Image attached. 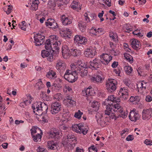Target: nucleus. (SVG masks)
Here are the masks:
<instances>
[{
  "label": "nucleus",
  "instance_id": "f257e3e1",
  "mask_svg": "<svg viewBox=\"0 0 152 152\" xmlns=\"http://www.w3.org/2000/svg\"><path fill=\"white\" fill-rule=\"evenodd\" d=\"M70 66L71 69L72 70H75V72L77 75H80L82 77L87 75L88 71L85 69L87 67L86 64L82 63L81 61H78L77 64H72Z\"/></svg>",
  "mask_w": 152,
  "mask_h": 152
},
{
  "label": "nucleus",
  "instance_id": "f03ea898",
  "mask_svg": "<svg viewBox=\"0 0 152 152\" xmlns=\"http://www.w3.org/2000/svg\"><path fill=\"white\" fill-rule=\"evenodd\" d=\"M34 113L37 115L42 113H46L48 110V105L45 103L41 102L34 103L32 106Z\"/></svg>",
  "mask_w": 152,
  "mask_h": 152
},
{
  "label": "nucleus",
  "instance_id": "7ed1b4c3",
  "mask_svg": "<svg viewBox=\"0 0 152 152\" xmlns=\"http://www.w3.org/2000/svg\"><path fill=\"white\" fill-rule=\"evenodd\" d=\"M106 110L105 111V115H110L113 112H115L116 111H119L120 112H122V110L121 107H120V105L118 104H115L113 103L110 104L108 103V104L106 106Z\"/></svg>",
  "mask_w": 152,
  "mask_h": 152
},
{
  "label": "nucleus",
  "instance_id": "20e7f679",
  "mask_svg": "<svg viewBox=\"0 0 152 152\" xmlns=\"http://www.w3.org/2000/svg\"><path fill=\"white\" fill-rule=\"evenodd\" d=\"M117 84L115 79H108L106 84V88L109 92H113L116 90Z\"/></svg>",
  "mask_w": 152,
  "mask_h": 152
},
{
  "label": "nucleus",
  "instance_id": "39448f33",
  "mask_svg": "<svg viewBox=\"0 0 152 152\" xmlns=\"http://www.w3.org/2000/svg\"><path fill=\"white\" fill-rule=\"evenodd\" d=\"M76 139L73 135L69 134L66 137L64 138L62 140V144L64 145H70L71 146H75L76 144Z\"/></svg>",
  "mask_w": 152,
  "mask_h": 152
},
{
  "label": "nucleus",
  "instance_id": "423d86ee",
  "mask_svg": "<svg viewBox=\"0 0 152 152\" xmlns=\"http://www.w3.org/2000/svg\"><path fill=\"white\" fill-rule=\"evenodd\" d=\"M72 129L77 133L82 134L83 135L86 134L88 131V129L83 125L80 124L73 125L72 126Z\"/></svg>",
  "mask_w": 152,
  "mask_h": 152
},
{
  "label": "nucleus",
  "instance_id": "0eeeda50",
  "mask_svg": "<svg viewBox=\"0 0 152 152\" xmlns=\"http://www.w3.org/2000/svg\"><path fill=\"white\" fill-rule=\"evenodd\" d=\"M58 37L57 36L55 35H52L48 39H50V40L51 41V43L53 44V48L54 50H57V53H58V50L59 49L58 46L61 45V43L58 40Z\"/></svg>",
  "mask_w": 152,
  "mask_h": 152
},
{
  "label": "nucleus",
  "instance_id": "6e6552de",
  "mask_svg": "<svg viewBox=\"0 0 152 152\" xmlns=\"http://www.w3.org/2000/svg\"><path fill=\"white\" fill-rule=\"evenodd\" d=\"M120 101L121 100L119 97L115 96L114 95H112L109 96L106 99L105 101L103 103V105H105L107 104H108V103L111 104L110 103L111 102L113 103H115L117 104L120 105L119 103L120 102Z\"/></svg>",
  "mask_w": 152,
  "mask_h": 152
},
{
  "label": "nucleus",
  "instance_id": "1a4fd4ad",
  "mask_svg": "<svg viewBox=\"0 0 152 152\" xmlns=\"http://www.w3.org/2000/svg\"><path fill=\"white\" fill-rule=\"evenodd\" d=\"M61 109V106L59 102H56L52 104L50 110L52 114L55 115L58 113Z\"/></svg>",
  "mask_w": 152,
  "mask_h": 152
},
{
  "label": "nucleus",
  "instance_id": "9d476101",
  "mask_svg": "<svg viewBox=\"0 0 152 152\" xmlns=\"http://www.w3.org/2000/svg\"><path fill=\"white\" fill-rule=\"evenodd\" d=\"M152 117V109H144L142 112V119L144 120H148Z\"/></svg>",
  "mask_w": 152,
  "mask_h": 152
},
{
  "label": "nucleus",
  "instance_id": "9b49d317",
  "mask_svg": "<svg viewBox=\"0 0 152 152\" xmlns=\"http://www.w3.org/2000/svg\"><path fill=\"white\" fill-rule=\"evenodd\" d=\"M45 37L40 34H37L34 37V42L36 46H39L43 44Z\"/></svg>",
  "mask_w": 152,
  "mask_h": 152
},
{
  "label": "nucleus",
  "instance_id": "f8f14e48",
  "mask_svg": "<svg viewBox=\"0 0 152 152\" xmlns=\"http://www.w3.org/2000/svg\"><path fill=\"white\" fill-rule=\"evenodd\" d=\"M119 94L123 100H126L129 98L128 89L125 87L121 88L120 89Z\"/></svg>",
  "mask_w": 152,
  "mask_h": 152
},
{
  "label": "nucleus",
  "instance_id": "ddd939ff",
  "mask_svg": "<svg viewBox=\"0 0 152 152\" xmlns=\"http://www.w3.org/2000/svg\"><path fill=\"white\" fill-rule=\"evenodd\" d=\"M101 62V61L100 60L95 58L92 61L90 62L89 67L93 70H96L100 67Z\"/></svg>",
  "mask_w": 152,
  "mask_h": 152
},
{
  "label": "nucleus",
  "instance_id": "4468645a",
  "mask_svg": "<svg viewBox=\"0 0 152 152\" xmlns=\"http://www.w3.org/2000/svg\"><path fill=\"white\" fill-rule=\"evenodd\" d=\"M49 137L54 139L60 138L61 136L60 134V132L58 130L55 129H51L48 133Z\"/></svg>",
  "mask_w": 152,
  "mask_h": 152
},
{
  "label": "nucleus",
  "instance_id": "2eb2a0df",
  "mask_svg": "<svg viewBox=\"0 0 152 152\" xmlns=\"http://www.w3.org/2000/svg\"><path fill=\"white\" fill-rule=\"evenodd\" d=\"M94 93L93 89L92 88H90L89 87L85 88L82 92L83 95L86 97V99L88 100L89 99H90L89 98V97L93 95Z\"/></svg>",
  "mask_w": 152,
  "mask_h": 152
},
{
  "label": "nucleus",
  "instance_id": "dca6fc26",
  "mask_svg": "<svg viewBox=\"0 0 152 152\" xmlns=\"http://www.w3.org/2000/svg\"><path fill=\"white\" fill-rule=\"evenodd\" d=\"M148 84V83L144 81L138 82L137 84L138 91L140 93H143L145 90L146 87Z\"/></svg>",
  "mask_w": 152,
  "mask_h": 152
},
{
  "label": "nucleus",
  "instance_id": "f3484780",
  "mask_svg": "<svg viewBox=\"0 0 152 152\" xmlns=\"http://www.w3.org/2000/svg\"><path fill=\"white\" fill-rule=\"evenodd\" d=\"M140 116V115L135 111L132 110L130 112L129 117L131 121L135 122L139 119Z\"/></svg>",
  "mask_w": 152,
  "mask_h": 152
},
{
  "label": "nucleus",
  "instance_id": "a211bd4d",
  "mask_svg": "<svg viewBox=\"0 0 152 152\" xmlns=\"http://www.w3.org/2000/svg\"><path fill=\"white\" fill-rule=\"evenodd\" d=\"M100 57L102 58V59H103V61H101V62L105 65L108 64L112 59V57L107 54H102Z\"/></svg>",
  "mask_w": 152,
  "mask_h": 152
},
{
  "label": "nucleus",
  "instance_id": "6ab92c4d",
  "mask_svg": "<svg viewBox=\"0 0 152 152\" xmlns=\"http://www.w3.org/2000/svg\"><path fill=\"white\" fill-rule=\"evenodd\" d=\"M96 53L95 49L89 48L85 50L84 54L86 57L92 58L95 56Z\"/></svg>",
  "mask_w": 152,
  "mask_h": 152
},
{
  "label": "nucleus",
  "instance_id": "aec40b11",
  "mask_svg": "<svg viewBox=\"0 0 152 152\" xmlns=\"http://www.w3.org/2000/svg\"><path fill=\"white\" fill-rule=\"evenodd\" d=\"M62 55L64 58L67 59L71 56L70 51L69 50L68 47L66 45L63 46L62 50Z\"/></svg>",
  "mask_w": 152,
  "mask_h": 152
},
{
  "label": "nucleus",
  "instance_id": "412c9836",
  "mask_svg": "<svg viewBox=\"0 0 152 152\" xmlns=\"http://www.w3.org/2000/svg\"><path fill=\"white\" fill-rule=\"evenodd\" d=\"M63 102L65 105L69 107L73 106L75 105L76 103L69 96H67L66 99H64Z\"/></svg>",
  "mask_w": 152,
  "mask_h": 152
},
{
  "label": "nucleus",
  "instance_id": "4be33fe9",
  "mask_svg": "<svg viewBox=\"0 0 152 152\" xmlns=\"http://www.w3.org/2000/svg\"><path fill=\"white\" fill-rule=\"evenodd\" d=\"M61 17V20L64 25L66 26L72 23V19L67 15H63Z\"/></svg>",
  "mask_w": 152,
  "mask_h": 152
},
{
  "label": "nucleus",
  "instance_id": "5701e85b",
  "mask_svg": "<svg viewBox=\"0 0 152 152\" xmlns=\"http://www.w3.org/2000/svg\"><path fill=\"white\" fill-rule=\"evenodd\" d=\"M73 70L74 71L72 74L68 76L67 78L65 79L66 80L71 83L75 82L77 78V74L76 72H75V70Z\"/></svg>",
  "mask_w": 152,
  "mask_h": 152
},
{
  "label": "nucleus",
  "instance_id": "b1692460",
  "mask_svg": "<svg viewBox=\"0 0 152 152\" xmlns=\"http://www.w3.org/2000/svg\"><path fill=\"white\" fill-rule=\"evenodd\" d=\"M45 25L47 26H50L53 28H56L58 27V25L54 19H49L45 22Z\"/></svg>",
  "mask_w": 152,
  "mask_h": 152
},
{
  "label": "nucleus",
  "instance_id": "393cba45",
  "mask_svg": "<svg viewBox=\"0 0 152 152\" xmlns=\"http://www.w3.org/2000/svg\"><path fill=\"white\" fill-rule=\"evenodd\" d=\"M92 81L97 83H102L104 80V78L101 75H97L92 76L91 78Z\"/></svg>",
  "mask_w": 152,
  "mask_h": 152
},
{
  "label": "nucleus",
  "instance_id": "a878e982",
  "mask_svg": "<svg viewBox=\"0 0 152 152\" xmlns=\"http://www.w3.org/2000/svg\"><path fill=\"white\" fill-rule=\"evenodd\" d=\"M131 45L132 47L135 50L139 49L141 47L140 42L135 39H133L131 40Z\"/></svg>",
  "mask_w": 152,
  "mask_h": 152
},
{
  "label": "nucleus",
  "instance_id": "bb28decb",
  "mask_svg": "<svg viewBox=\"0 0 152 152\" xmlns=\"http://www.w3.org/2000/svg\"><path fill=\"white\" fill-rule=\"evenodd\" d=\"M62 117V121L64 123H67L72 120L71 114L69 113H66L63 114Z\"/></svg>",
  "mask_w": 152,
  "mask_h": 152
},
{
  "label": "nucleus",
  "instance_id": "cd10ccee",
  "mask_svg": "<svg viewBox=\"0 0 152 152\" xmlns=\"http://www.w3.org/2000/svg\"><path fill=\"white\" fill-rule=\"evenodd\" d=\"M65 67V62L63 60L59 59L57 61L56 68L57 70L64 69Z\"/></svg>",
  "mask_w": 152,
  "mask_h": 152
},
{
  "label": "nucleus",
  "instance_id": "c85d7f7f",
  "mask_svg": "<svg viewBox=\"0 0 152 152\" xmlns=\"http://www.w3.org/2000/svg\"><path fill=\"white\" fill-rule=\"evenodd\" d=\"M60 33L61 34L63 35V36L65 37H69L72 33V32L70 29L66 28L64 29H62L60 31Z\"/></svg>",
  "mask_w": 152,
  "mask_h": 152
},
{
  "label": "nucleus",
  "instance_id": "c756f323",
  "mask_svg": "<svg viewBox=\"0 0 152 152\" xmlns=\"http://www.w3.org/2000/svg\"><path fill=\"white\" fill-rule=\"evenodd\" d=\"M48 146L49 148L54 150L57 149L58 147V144L53 141L48 142Z\"/></svg>",
  "mask_w": 152,
  "mask_h": 152
},
{
  "label": "nucleus",
  "instance_id": "7c9ffc66",
  "mask_svg": "<svg viewBox=\"0 0 152 152\" xmlns=\"http://www.w3.org/2000/svg\"><path fill=\"white\" fill-rule=\"evenodd\" d=\"M102 30V28H98L96 29L94 27H92L89 30V33L91 34L97 35L101 32Z\"/></svg>",
  "mask_w": 152,
  "mask_h": 152
},
{
  "label": "nucleus",
  "instance_id": "2f4dec72",
  "mask_svg": "<svg viewBox=\"0 0 152 152\" xmlns=\"http://www.w3.org/2000/svg\"><path fill=\"white\" fill-rule=\"evenodd\" d=\"M96 117L97 122L100 125L103 126L105 124L104 122V121L102 118V116L99 113H98L96 114Z\"/></svg>",
  "mask_w": 152,
  "mask_h": 152
},
{
  "label": "nucleus",
  "instance_id": "473e14b6",
  "mask_svg": "<svg viewBox=\"0 0 152 152\" xmlns=\"http://www.w3.org/2000/svg\"><path fill=\"white\" fill-rule=\"evenodd\" d=\"M81 53V51L79 49L76 48H72L70 50V54L75 57L80 56Z\"/></svg>",
  "mask_w": 152,
  "mask_h": 152
},
{
  "label": "nucleus",
  "instance_id": "72a5a7b5",
  "mask_svg": "<svg viewBox=\"0 0 152 152\" xmlns=\"http://www.w3.org/2000/svg\"><path fill=\"white\" fill-rule=\"evenodd\" d=\"M46 76L50 79H54L56 77V73L55 72L52 70H50L46 75Z\"/></svg>",
  "mask_w": 152,
  "mask_h": 152
},
{
  "label": "nucleus",
  "instance_id": "f704fd0d",
  "mask_svg": "<svg viewBox=\"0 0 152 152\" xmlns=\"http://www.w3.org/2000/svg\"><path fill=\"white\" fill-rule=\"evenodd\" d=\"M40 134L38 133L37 134H34L31 136L34 141L37 142L41 140L42 133L41 130H40Z\"/></svg>",
  "mask_w": 152,
  "mask_h": 152
},
{
  "label": "nucleus",
  "instance_id": "c9c22d12",
  "mask_svg": "<svg viewBox=\"0 0 152 152\" xmlns=\"http://www.w3.org/2000/svg\"><path fill=\"white\" fill-rule=\"evenodd\" d=\"M78 25L80 30L82 32L84 31L86 26V23L83 21H80Z\"/></svg>",
  "mask_w": 152,
  "mask_h": 152
},
{
  "label": "nucleus",
  "instance_id": "e433bc0d",
  "mask_svg": "<svg viewBox=\"0 0 152 152\" xmlns=\"http://www.w3.org/2000/svg\"><path fill=\"white\" fill-rule=\"evenodd\" d=\"M45 48L47 50H49L52 49H54L53 44L51 43V41H50V39H48L46 40L45 43Z\"/></svg>",
  "mask_w": 152,
  "mask_h": 152
},
{
  "label": "nucleus",
  "instance_id": "4c0bfd02",
  "mask_svg": "<svg viewBox=\"0 0 152 152\" xmlns=\"http://www.w3.org/2000/svg\"><path fill=\"white\" fill-rule=\"evenodd\" d=\"M39 3V1L38 0L33 1L31 7V9L33 10H36L38 9Z\"/></svg>",
  "mask_w": 152,
  "mask_h": 152
},
{
  "label": "nucleus",
  "instance_id": "58836bf2",
  "mask_svg": "<svg viewBox=\"0 0 152 152\" xmlns=\"http://www.w3.org/2000/svg\"><path fill=\"white\" fill-rule=\"evenodd\" d=\"M44 87V85L43 84L42 81L40 79H39L38 82L36 83L35 87L38 90H40Z\"/></svg>",
  "mask_w": 152,
  "mask_h": 152
},
{
  "label": "nucleus",
  "instance_id": "ea45409f",
  "mask_svg": "<svg viewBox=\"0 0 152 152\" xmlns=\"http://www.w3.org/2000/svg\"><path fill=\"white\" fill-rule=\"evenodd\" d=\"M56 6V1L54 0H50L48 3V7L50 9H54Z\"/></svg>",
  "mask_w": 152,
  "mask_h": 152
},
{
  "label": "nucleus",
  "instance_id": "a19ab883",
  "mask_svg": "<svg viewBox=\"0 0 152 152\" xmlns=\"http://www.w3.org/2000/svg\"><path fill=\"white\" fill-rule=\"evenodd\" d=\"M124 57L126 60L130 63H132L133 62V58L132 56L129 54L126 53H125L124 54Z\"/></svg>",
  "mask_w": 152,
  "mask_h": 152
},
{
  "label": "nucleus",
  "instance_id": "79ce46f5",
  "mask_svg": "<svg viewBox=\"0 0 152 152\" xmlns=\"http://www.w3.org/2000/svg\"><path fill=\"white\" fill-rule=\"evenodd\" d=\"M109 35L110 37L114 41H118V36L116 33L111 32H110Z\"/></svg>",
  "mask_w": 152,
  "mask_h": 152
},
{
  "label": "nucleus",
  "instance_id": "37998d69",
  "mask_svg": "<svg viewBox=\"0 0 152 152\" xmlns=\"http://www.w3.org/2000/svg\"><path fill=\"white\" fill-rule=\"evenodd\" d=\"M99 103L96 101H94L92 103L91 107L95 111L97 110L99 108Z\"/></svg>",
  "mask_w": 152,
  "mask_h": 152
},
{
  "label": "nucleus",
  "instance_id": "c03bdc74",
  "mask_svg": "<svg viewBox=\"0 0 152 152\" xmlns=\"http://www.w3.org/2000/svg\"><path fill=\"white\" fill-rule=\"evenodd\" d=\"M4 10L7 14L8 15L11 12L12 8L11 5H8L5 6L4 7Z\"/></svg>",
  "mask_w": 152,
  "mask_h": 152
},
{
  "label": "nucleus",
  "instance_id": "a18cd8bd",
  "mask_svg": "<svg viewBox=\"0 0 152 152\" xmlns=\"http://www.w3.org/2000/svg\"><path fill=\"white\" fill-rule=\"evenodd\" d=\"M78 4L79 3L78 2L74 1L72 4L71 7L74 10H75L76 9L80 10L81 8H80V6Z\"/></svg>",
  "mask_w": 152,
  "mask_h": 152
},
{
  "label": "nucleus",
  "instance_id": "49530a36",
  "mask_svg": "<svg viewBox=\"0 0 152 152\" xmlns=\"http://www.w3.org/2000/svg\"><path fill=\"white\" fill-rule=\"evenodd\" d=\"M123 28L124 31L127 32H129L132 31L133 29L131 26L126 24L124 25Z\"/></svg>",
  "mask_w": 152,
  "mask_h": 152
},
{
  "label": "nucleus",
  "instance_id": "de8ad7c7",
  "mask_svg": "<svg viewBox=\"0 0 152 152\" xmlns=\"http://www.w3.org/2000/svg\"><path fill=\"white\" fill-rule=\"evenodd\" d=\"M124 69L126 74L128 75L130 74L133 70L132 68L130 66H125L124 67Z\"/></svg>",
  "mask_w": 152,
  "mask_h": 152
},
{
  "label": "nucleus",
  "instance_id": "09e8293b",
  "mask_svg": "<svg viewBox=\"0 0 152 152\" xmlns=\"http://www.w3.org/2000/svg\"><path fill=\"white\" fill-rule=\"evenodd\" d=\"M83 113L81 112L80 110H79L77 112H75L74 116L76 118L78 119L81 118L82 115Z\"/></svg>",
  "mask_w": 152,
  "mask_h": 152
},
{
  "label": "nucleus",
  "instance_id": "8fccbe9b",
  "mask_svg": "<svg viewBox=\"0 0 152 152\" xmlns=\"http://www.w3.org/2000/svg\"><path fill=\"white\" fill-rule=\"evenodd\" d=\"M120 107H121V109L122 110V112H120L119 111H116L115 112H118L121 113V114L120 115V116L121 117H122L123 118H125L127 116V115L128 113V112L126 111V112H123V110L122 107H121L120 105Z\"/></svg>",
  "mask_w": 152,
  "mask_h": 152
},
{
  "label": "nucleus",
  "instance_id": "3c124183",
  "mask_svg": "<svg viewBox=\"0 0 152 152\" xmlns=\"http://www.w3.org/2000/svg\"><path fill=\"white\" fill-rule=\"evenodd\" d=\"M82 36L80 35H76L74 37V40L75 43L79 44L80 41L82 38Z\"/></svg>",
  "mask_w": 152,
  "mask_h": 152
},
{
  "label": "nucleus",
  "instance_id": "603ef678",
  "mask_svg": "<svg viewBox=\"0 0 152 152\" xmlns=\"http://www.w3.org/2000/svg\"><path fill=\"white\" fill-rule=\"evenodd\" d=\"M50 53L48 51L46 50H43L42 51L41 55L43 58L47 57L50 55Z\"/></svg>",
  "mask_w": 152,
  "mask_h": 152
},
{
  "label": "nucleus",
  "instance_id": "864d4df0",
  "mask_svg": "<svg viewBox=\"0 0 152 152\" xmlns=\"http://www.w3.org/2000/svg\"><path fill=\"white\" fill-rule=\"evenodd\" d=\"M19 27L21 29L26 31L27 28V26L26 25V22L23 21L20 23L19 25Z\"/></svg>",
  "mask_w": 152,
  "mask_h": 152
},
{
  "label": "nucleus",
  "instance_id": "5fc2aeb1",
  "mask_svg": "<svg viewBox=\"0 0 152 152\" xmlns=\"http://www.w3.org/2000/svg\"><path fill=\"white\" fill-rule=\"evenodd\" d=\"M38 130L40 131L41 130L38 128H35V127H32L30 130L31 136L35 134L37 132Z\"/></svg>",
  "mask_w": 152,
  "mask_h": 152
},
{
  "label": "nucleus",
  "instance_id": "6e6d98bb",
  "mask_svg": "<svg viewBox=\"0 0 152 152\" xmlns=\"http://www.w3.org/2000/svg\"><path fill=\"white\" fill-rule=\"evenodd\" d=\"M98 1H100V2H103L109 7L111 6L110 0H98Z\"/></svg>",
  "mask_w": 152,
  "mask_h": 152
},
{
  "label": "nucleus",
  "instance_id": "4d7b16f0",
  "mask_svg": "<svg viewBox=\"0 0 152 152\" xmlns=\"http://www.w3.org/2000/svg\"><path fill=\"white\" fill-rule=\"evenodd\" d=\"M72 71L69 69H67L66 70L64 76L65 79L66 78H67L68 76H69L70 75H71L72 74L73 71V70Z\"/></svg>",
  "mask_w": 152,
  "mask_h": 152
},
{
  "label": "nucleus",
  "instance_id": "13d9d810",
  "mask_svg": "<svg viewBox=\"0 0 152 152\" xmlns=\"http://www.w3.org/2000/svg\"><path fill=\"white\" fill-rule=\"evenodd\" d=\"M90 152H97V149L94 145H92L88 148Z\"/></svg>",
  "mask_w": 152,
  "mask_h": 152
},
{
  "label": "nucleus",
  "instance_id": "bf43d9fd",
  "mask_svg": "<svg viewBox=\"0 0 152 152\" xmlns=\"http://www.w3.org/2000/svg\"><path fill=\"white\" fill-rule=\"evenodd\" d=\"M54 98L59 101L62 99V95L60 93H57L55 94L54 96Z\"/></svg>",
  "mask_w": 152,
  "mask_h": 152
},
{
  "label": "nucleus",
  "instance_id": "052dcab7",
  "mask_svg": "<svg viewBox=\"0 0 152 152\" xmlns=\"http://www.w3.org/2000/svg\"><path fill=\"white\" fill-rule=\"evenodd\" d=\"M87 39L82 36V38L80 39V41L79 44L85 45L87 42Z\"/></svg>",
  "mask_w": 152,
  "mask_h": 152
},
{
  "label": "nucleus",
  "instance_id": "680f3d73",
  "mask_svg": "<svg viewBox=\"0 0 152 152\" xmlns=\"http://www.w3.org/2000/svg\"><path fill=\"white\" fill-rule=\"evenodd\" d=\"M132 33L134 35H137L138 37H142L143 36V33H140L139 32V31L138 30H136L135 31H133Z\"/></svg>",
  "mask_w": 152,
  "mask_h": 152
},
{
  "label": "nucleus",
  "instance_id": "e2e57ef3",
  "mask_svg": "<svg viewBox=\"0 0 152 152\" xmlns=\"http://www.w3.org/2000/svg\"><path fill=\"white\" fill-rule=\"evenodd\" d=\"M139 99V97L137 96H136L135 97L131 96L129 99V100L130 102H133L136 101H138Z\"/></svg>",
  "mask_w": 152,
  "mask_h": 152
},
{
  "label": "nucleus",
  "instance_id": "0e129e2a",
  "mask_svg": "<svg viewBox=\"0 0 152 152\" xmlns=\"http://www.w3.org/2000/svg\"><path fill=\"white\" fill-rule=\"evenodd\" d=\"M42 119L43 122L45 123L48 122L49 119V117L47 115H45L42 116Z\"/></svg>",
  "mask_w": 152,
  "mask_h": 152
},
{
  "label": "nucleus",
  "instance_id": "69168bd1",
  "mask_svg": "<svg viewBox=\"0 0 152 152\" xmlns=\"http://www.w3.org/2000/svg\"><path fill=\"white\" fill-rule=\"evenodd\" d=\"M37 151L38 152H48V151L43 148L39 146L37 148Z\"/></svg>",
  "mask_w": 152,
  "mask_h": 152
},
{
  "label": "nucleus",
  "instance_id": "338daca9",
  "mask_svg": "<svg viewBox=\"0 0 152 152\" xmlns=\"http://www.w3.org/2000/svg\"><path fill=\"white\" fill-rule=\"evenodd\" d=\"M72 90V88L69 87L68 85H66L64 88V91H66V92L68 91H70Z\"/></svg>",
  "mask_w": 152,
  "mask_h": 152
},
{
  "label": "nucleus",
  "instance_id": "774afa93",
  "mask_svg": "<svg viewBox=\"0 0 152 152\" xmlns=\"http://www.w3.org/2000/svg\"><path fill=\"white\" fill-rule=\"evenodd\" d=\"M144 143L147 145H152V141L148 139H146L144 141Z\"/></svg>",
  "mask_w": 152,
  "mask_h": 152
}]
</instances>
